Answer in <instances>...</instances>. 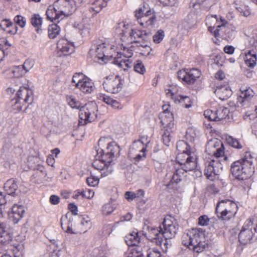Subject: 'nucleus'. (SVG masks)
<instances>
[{
    "label": "nucleus",
    "mask_w": 257,
    "mask_h": 257,
    "mask_svg": "<svg viewBox=\"0 0 257 257\" xmlns=\"http://www.w3.org/2000/svg\"><path fill=\"white\" fill-rule=\"evenodd\" d=\"M115 208L114 205L111 202L105 204L102 208L103 214L107 215L111 213Z\"/></svg>",
    "instance_id": "obj_55"
},
{
    "label": "nucleus",
    "mask_w": 257,
    "mask_h": 257,
    "mask_svg": "<svg viewBox=\"0 0 257 257\" xmlns=\"http://www.w3.org/2000/svg\"><path fill=\"white\" fill-rule=\"evenodd\" d=\"M122 22L123 27L122 28V33L121 40L122 42L124 41L126 39L127 34H129V32L131 30V28L127 23L124 22Z\"/></svg>",
    "instance_id": "obj_53"
},
{
    "label": "nucleus",
    "mask_w": 257,
    "mask_h": 257,
    "mask_svg": "<svg viewBox=\"0 0 257 257\" xmlns=\"http://www.w3.org/2000/svg\"><path fill=\"white\" fill-rule=\"evenodd\" d=\"M148 232H146L144 231V234L148 238V239L151 240L152 241H158L159 239H162V237L163 236L162 232L161 230V226L159 227V229L147 226Z\"/></svg>",
    "instance_id": "obj_27"
},
{
    "label": "nucleus",
    "mask_w": 257,
    "mask_h": 257,
    "mask_svg": "<svg viewBox=\"0 0 257 257\" xmlns=\"http://www.w3.org/2000/svg\"><path fill=\"white\" fill-rule=\"evenodd\" d=\"M147 257H164L161 253V252L157 249H153L150 250L148 254Z\"/></svg>",
    "instance_id": "obj_64"
},
{
    "label": "nucleus",
    "mask_w": 257,
    "mask_h": 257,
    "mask_svg": "<svg viewBox=\"0 0 257 257\" xmlns=\"http://www.w3.org/2000/svg\"><path fill=\"white\" fill-rule=\"evenodd\" d=\"M252 159H256V154L249 151H246L242 155L241 161H249Z\"/></svg>",
    "instance_id": "obj_60"
},
{
    "label": "nucleus",
    "mask_w": 257,
    "mask_h": 257,
    "mask_svg": "<svg viewBox=\"0 0 257 257\" xmlns=\"http://www.w3.org/2000/svg\"><path fill=\"white\" fill-rule=\"evenodd\" d=\"M124 42H126L125 46L123 44H121V46L122 48H121V52L120 53H118L117 55H120V56L122 55L125 58L129 59L131 58L133 55V50L132 48V46H130L131 44H128L127 43V40H124Z\"/></svg>",
    "instance_id": "obj_36"
},
{
    "label": "nucleus",
    "mask_w": 257,
    "mask_h": 257,
    "mask_svg": "<svg viewBox=\"0 0 257 257\" xmlns=\"http://www.w3.org/2000/svg\"><path fill=\"white\" fill-rule=\"evenodd\" d=\"M194 17L195 16H193V17ZM194 26L195 20L192 15L189 16L187 18L183 20L180 25V26L182 28L186 30L192 29L194 28Z\"/></svg>",
    "instance_id": "obj_37"
},
{
    "label": "nucleus",
    "mask_w": 257,
    "mask_h": 257,
    "mask_svg": "<svg viewBox=\"0 0 257 257\" xmlns=\"http://www.w3.org/2000/svg\"><path fill=\"white\" fill-rule=\"evenodd\" d=\"M12 238L9 228L4 223H0V243L3 244L8 243Z\"/></svg>",
    "instance_id": "obj_29"
},
{
    "label": "nucleus",
    "mask_w": 257,
    "mask_h": 257,
    "mask_svg": "<svg viewBox=\"0 0 257 257\" xmlns=\"http://www.w3.org/2000/svg\"><path fill=\"white\" fill-rule=\"evenodd\" d=\"M10 72L13 74L12 76L16 78L22 77L26 74V71L21 65L13 67L10 70Z\"/></svg>",
    "instance_id": "obj_43"
},
{
    "label": "nucleus",
    "mask_w": 257,
    "mask_h": 257,
    "mask_svg": "<svg viewBox=\"0 0 257 257\" xmlns=\"http://www.w3.org/2000/svg\"><path fill=\"white\" fill-rule=\"evenodd\" d=\"M147 148L142 145L140 141H135L129 151V156L134 160H144L146 158Z\"/></svg>",
    "instance_id": "obj_17"
},
{
    "label": "nucleus",
    "mask_w": 257,
    "mask_h": 257,
    "mask_svg": "<svg viewBox=\"0 0 257 257\" xmlns=\"http://www.w3.org/2000/svg\"><path fill=\"white\" fill-rule=\"evenodd\" d=\"M28 165L32 167V169L35 171L34 174L31 177V181L37 184L45 183L48 182L49 178L45 170L44 167L42 165H38L37 166L33 167L32 164L34 162H28Z\"/></svg>",
    "instance_id": "obj_15"
},
{
    "label": "nucleus",
    "mask_w": 257,
    "mask_h": 257,
    "mask_svg": "<svg viewBox=\"0 0 257 257\" xmlns=\"http://www.w3.org/2000/svg\"><path fill=\"white\" fill-rule=\"evenodd\" d=\"M245 64L249 68H253L256 64V52L254 48L249 49L245 54Z\"/></svg>",
    "instance_id": "obj_30"
},
{
    "label": "nucleus",
    "mask_w": 257,
    "mask_h": 257,
    "mask_svg": "<svg viewBox=\"0 0 257 257\" xmlns=\"http://www.w3.org/2000/svg\"><path fill=\"white\" fill-rule=\"evenodd\" d=\"M206 152L209 155L219 157L224 155V147L220 140L213 138L210 140L206 146Z\"/></svg>",
    "instance_id": "obj_16"
},
{
    "label": "nucleus",
    "mask_w": 257,
    "mask_h": 257,
    "mask_svg": "<svg viewBox=\"0 0 257 257\" xmlns=\"http://www.w3.org/2000/svg\"><path fill=\"white\" fill-rule=\"evenodd\" d=\"M237 208L234 201L229 199H223L217 203L215 212L219 218L223 220H229L235 216Z\"/></svg>",
    "instance_id": "obj_5"
},
{
    "label": "nucleus",
    "mask_w": 257,
    "mask_h": 257,
    "mask_svg": "<svg viewBox=\"0 0 257 257\" xmlns=\"http://www.w3.org/2000/svg\"><path fill=\"white\" fill-rule=\"evenodd\" d=\"M138 46L140 51V54L142 55L145 56L154 55L152 53H151L152 49L149 46L145 44L140 45L139 46L138 45Z\"/></svg>",
    "instance_id": "obj_50"
},
{
    "label": "nucleus",
    "mask_w": 257,
    "mask_h": 257,
    "mask_svg": "<svg viewBox=\"0 0 257 257\" xmlns=\"http://www.w3.org/2000/svg\"><path fill=\"white\" fill-rule=\"evenodd\" d=\"M253 222V218H249L244 222L238 236L240 243L242 244L250 243L255 239L254 231H256V228Z\"/></svg>",
    "instance_id": "obj_8"
},
{
    "label": "nucleus",
    "mask_w": 257,
    "mask_h": 257,
    "mask_svg": "<svg viewBox=\"0 0 257 257\" xmlns=\"http://www.w3.org/2000/svg\"><path fill=\"white\" fill-rule=\"evenodd\" d=\"M105 7H106L105 3H103L101 0H95L91 4L89 11L94 13L93 14L94 16V15L99 13Z\"/></svg>",
    "instance_id": "obj_39"
},
{
    "label": "nucleus",
    "mask_w": 257,
    "mask_h": 257,
    "mask_svg": "<svg viewBox=\"0 0 257 257\" xmlns=\"http://www.w3.org/2000/svg\"><path fill=\"white\" fill-rule=\"evenodd\" d=\"M25 213V209L24 206L15 204L12 208L10 217L12 219L14 223H17L23 217Z\"/></svg>",
    "instance_id": "obj_23"
},
{
    "label": "nucleus",
    "mask_w": 257,
    "mask_h": 257,
    "mask_svg": "<svg viewBox=\"0 0 257 257\" xmlns=\"http://www.w3.org/2000/svg\"><path fill=\"white\" fill-rule=\"evenodd\" d=\"M201 74V71L196 68L182 69L177 73L178 78L189 84H193Z\"/></svg>",
    "instance_id": "obj_13"
},
{
    "label": "nucleus",
    "mask_w": 257,
    "mask_h": 257,
    "mask_svg": "<svg viewBox=\"0 0 257 257\" xmlns=\"http://www.w3.org/2000/svg\"><path fill=\"white\" fill-rule=\"evenodd\" d=\"M169 107L168 105H165L163 106V111L161 114L162 122H163L164 124L166 123V126L167 127H173L174 117L173 113L169 110Z\"/></svg>",
    "instance_id": "obj_28"
},
{
    "label": "nucleus",
    "mask_w": 257,
    "mask_h": 257,
    "mask_svg": "<svg viewBox=\"0 0 257 257\" xmlns=\"http://www.w3.org/2000/svg\"><path fill=\"white\" fill-rule=\"evenodd\" d=\"M31 22L34 27L39 29L42 24L43 18L38 14H34L32 16Z\"/></svg>",
    "instance_id": "obj_47"
},
{
    "label": "nucleus",
    "mask_w": 257,
    "mask_h": 257,
    "mask_svg": "<svg viewBox=\"0 0 257 257\" xmlns=\"http://www.w3.org/2000/svg\"><path fill=\"white\" fill-rule=\"evenodd\" d=\"M147 39V34L143 31L137 29H131L129 32L128 37L126 38L128 44L139 43L141 40H146Z\"/></svg>",
    "instance_id": "obj_19"
},
{
    "label": "nucleus",
    "mask_w": 257,
    "mask_h": 257,
    "mask_svg": "<svg viewBox=\"0 0 257 257\" xmlns=\"http://www.w3.org/2000/svg\"><path fill=\"white\" fill-rule=\"evenodd\" d=\"M67 104L72 108L79 110V124H85L95 120L97 115V106L96 103L90 102L82 106L81 102L73 95L66 96Z\"/></svg>",
    "instance_id": "obj_2"
},
{
    "label": "nucleus",
    "mask_w": 257,
    "mask_h": 257,
    "mask_svg": "<svg viewBox=\"0 0 257 257\" xmlns=\"http://www.w3.org/2000/svg\"><path fill=\"white\" fill-rule=\"evenodd\" d=\"M227 21L222 19V17H218L217 23L216 24V29L213 31V36L215 39H213V42L217 45L220 43V41L218 39L220 36L230 37L229 30L226 27Z\"/></svg>",
    "instance_id": "obj_14"
},
{
    "label": "nucleus",
    "mask_w": 257,
    "mask_h": 257,
    "mask_svg": "<svg viewBox=\"0 0 257 257\" xmlns=\"http://www.w3.org/2000/svg\"><path fill=\"white\" fill-rule=\"evenodd\" d=\"M135 71L141 74H143L146 72V69L141 60H137L134 64Z\"/></svg>",
    "instance_id": "obj_54"
},
{
    "label": "nucleus",
    "mask_w": 257,
    "mask_h": 257,
    "mask_svg": "<svg viewBox=\"0 0 257 257\" xmlns=\"http://www.w3.org/2000/svg\"><path fill=\"white\" fill-rule=\"evenodd\" d=\"M234 4L235 5L236 9L238 11V12L240 13L241 15L244 17H247L250 15V12L247 6L245 5H240L238 6V5L236 3V2H235Z\"/></svg>",
    "instance_id": "obj_52"
},
{
    "label": "nucleus",
    "mask_w": 257,
    "mask_h": 257,
    "mask_svg": "<svg viewBox=\"0 0 257 257\" xmlns=\"http://www.w3.org/2000/svg\"><path fill=\"white\" fill-rule=\"evenodd\" d=\"M197 162H175V166L181 167V169L187 172L194 170L196 167Z\"/></svg>",
    "instance_id": "obj_38"
},
{
    "label": "nucleus",
    "mask_w": 257,
    "mask_h": 257,
    "mask_svg": "<svg viewBox=\"0 0 257 257\" xmlns=\"http://www.w3.org/2000/svg\"><path fill=\"white\" fill-rule=\"evenodd\" d=\"M181 239L184 246L198 253L203 251L208 245L205 231L200 228L188 230L182 235Z\"/></svg>",
    "instance_id": "obj_3"
},
{
    "label": "nucleus",
    "mask_w": 257,
    "mask_h": 257,
    "mask_svg": "<svg viewBox=\"0 0 257 257\" xmlns=\"http://www.w3.org/2000/svg\"><path fill=\"white\" fill-rule=\"evenodd\" d=\"M103 86L104 89L108 92L117 93L121 90L122 83L119 76L110 75L105 78Z\"/></svg>",
    "instance_id": "obj_12"
},
{
    "label": "nucleus",
    "mask_w": 257,
    "mask_h": 257,
    "mask_svg": "<svg viewBox=\"0 0 257 257\" xmlns=\"http://www.w3.org/2000/svg\"><path fill=\"white\" fill-rule=\"evenodd\" d=\"M106 45L104 43L94 45L90 50V54L95 56L99 60L104 61L107 59L108 55L105 54Z\"/></svg>",
    "instance_id": "obj_21"
},
{
    "label": "nucleus",
    "mask_w": 257,
    "mask_h": 257,
    "mask_svg": "<svg viewBox=\"0 0 257 257\" xmlns=\"http://www.w3.org/2000/svg\"><path fill=\"white\" fill-rule=\"evenodd\" d=\"M244 162H233L231 166V171L232 175L238 179L244 180L247 177L246 172L243 170L242 163Z\"/></svg>",
    "instance_id": "obj_20"
},
{
    "label": "nucleus",
    "mask_w": 257,
    "mask_h": 257,
    "mask_svg": "<svg viewBox=\"0 0 257 257\" xmlns=\"http://www.w3.org/2000/svg\"><path fill=\"white\" fill-rule=\"evenodd\" d=\"M57 48L59 56H68L74 52L73 44L64 38H62L58 41Z\"/></svg>",
    "instance_id": "obj_18"
},
{
    "label": "nucleus",
    "mask_w": 257,
    "mask_h": 257,
    "mask_svg": "<svg viewBox=\"0 0 257 257\" xmlns=\"http://www.w3.org/2000/svg\"><path fill=\"white\" fill-rule=\"evenodd\" d=\"M179 228V225L174 217L168 215L166 216L161 225V230L163 237L166 239L174 238Z\"/></svg>",
    "instance_id": "obj_10"
},
{
    "label": "nucleus",
    "mask_w": 257,
    "mask_h": 257,
    "mask_svg": "<svg viewBox=\"0 0 257 257\" xmlns=\"http://www.w3.org/2000/svg\"><path fill=\"white\" fill-rule=\"evenodd\" d=\"M216 121H220L227 117L229 113L228 109L224 107H220L215 110Z\"/></svg>",
    "instance_id": "obj_42"
},
{
    "label": "nucleus",
    "mask_w": 257,
    "mask_h": 257,
    "mask_svg": "<svg viewBox=\"0 0 257 257\" xmlns=\"http://www.w3.org/2000/svg\"><path fill=\"white\" fill-rule=\"evenodd\" d=\"M181 173V171L180 170L177 169L176 171V173L174 174L173 175L172 179L170 181V183L168 184V186L170 187L174 188V186H173V184H177L179 183L181 180H182V177L180 175V173Z\"/></svg>",
    "instance_id": "obj_49"
},
{
    "label": "nucleus",
    "mask_w": 257,
    "mask_h": 257,
    "mask_svg": "<svg viewBox=\"0 0 257 257\" xmlns=\"http://www.w3.org/2000/svg\"><path fill=\"white\" fill-rule=\"evenodd\" d=\"M214 93L222 100L227 99L232 95V91L228 84L217 86Z\"/></svg>",
    "instance_id": "obj_26"
},
{
    "label": "nucleus",
    "mask_w": 257,
    "mask_h": 257,
    "mask_svg": "<svg viewBox=\"0 0 257 257\" xmlns=\"http://www.w3.org/2000/svg\"><path fill=\"white\" fill-rule=\"evenodd\" d=\"M34 61L33 60L27 59L25 61L23 65H21L26 73L28 72L34 66Z\"/></svg>",
    "instance_id": "obj_61"
},
{
    "label": "nucleus",
    "mask_w": 257,
    "mask_h": 257,
    "mask_svg": "<svg viewBox=\"0 0 257 257\" xmlns=\"http://www.w3.org/2000/svg\"><path fill=\"white\" fill-rule=\"evenodd\" d=\"M226 140L228 144L232 147L237 149H241L242 148V146L239 141L232 137H228Z\"/></svg>",
    "instance_id": "obj_57"
},
{
    "label": "nucleus",
    "mask_w": 257,
    "mask_h": 257,
    "mask_svg": "<svg viewBox=\"0 0 257 257\" xmlns=\"http://www.w3.org/2000/svg\"><path fill=\"white\" fill-rule=\"evenodd\" d=\"M165 36L164 32L162 30H158L153 36V41L156 44L160 43Z\"/></svg>",
    "instance_id": "obj_56"
},
{
    "label": "nucleus",
    "mask_w": 257,
    "mask_h": 257,
    "mask_svg": "<svg viewBox=\"0 0 257 257\" xmlns=\"http://www.w3.org/2000/svg\"><path fill=\"white\" fill-rule=\"evenodd\" d=\"M113 63L117 65L119 68L125 71L131 68L133 66V61L130 59H122L121 57L115 58Z\"/></svg>",
    "instance_id": "obj_32"
},
{
    "label": "nucleus",
    "mask_w": 257,
    "mask_h": 257,
    "mask_svg": "<svg viewBox=\"0 0 257 257\" xmlns=\"http://www.w3.org/2000/svg\"><path fill=\"white\" fill-rule=\"evenodd\" d=\"M18 188L17 182L13 179L8 180L5 184L4 188L8 194L14 195Z\"/></svg>",
    "instance_id": "obj_34"
},
{
    "label": "nucleus",
    "mask_w": 257,
    "mask_h": 257,
    "mask_svg": "<svg viewBox=\"0 0 257 257\" xmlns=\"http://www.w3.org/2000/svg\"><path fill=\"white\" fill-rule=\"evenodd\" d=\"M60 27L57 24H52L48 28V35L51 39H54L59 34Z\"/></svg>",
    "instance_id": "obj_44"
},
{
    "label": "nucleus",
    "mask_w": 257,
    "mask_h": 257,
    "mask_svg": "<svg viewBox=\"0 0 257 257\" xmlns=\"http://www.w3.org/2000/svg\"><path fill=\"white\" fill-rule=\"evenodd\" d=\"M71 84L81 92L86 94L91 93L95 89V86L92 81L81 73H76L74 74Z\"/></svg>",
    "instance_id": "obj_7"
},
{
    "label": "nucleus",
    "mask_w": 257,
    "mask_h": 257,
    "mask_svg": "<svg viewBox=\"0 0 257 257\" xmlns=\"http://www.w3.org/2000/svg\"><path fill=\"white\" fill-rule=\"evenodd\" d=\"M197 136V132L195 129L192 127L187 129L185 135L187 140L190 142H193Z\"/></svg>",
    "instance_id": "obj_51"
},
{
    "label": "nucleus",
    "mask_w": 257,
    "mask_h": 257,
    "mask_svg": "<svg viewBox=\"0 0 257 257\" xmlns=\"http://www.w3.org/2000/svg\"><path fill=\"white\" fill-rule=\"evenodd\" d=\"M176 147L178 152L176 161H197L198 159L195 151L185 141H178Z\"/></svg>",
    "instance_id": "obj_9"
},
{
    "label": "nucleus",
    "mask_w": 257,
    "mask_h": 257,
    "mask_svg": "<svg viewBox=\"0 0 257 257\" xmlns=\"http://www.w3.org/2000/svg\"><path fill=\"white\" fill-rule=\"evenodd\" d=\"M98 97L99 100L103 101L114 109H121L123 108V105L120 104L119 102L113 99L107 95L100 94Z\"/></svg>",
    "instance_id": "obj_31"
},
{
    "label": "nucleus",
    "mask_w": 257,
    "mask_h": 257,
    "mask_svg": "<svg viewBox=\"0 0 257 257\" xmlns=\"http://www.w3.org/2000/svg\"><path fill=\"white\" fill-rule=\"evenodd\" d=\"M33 91L26 87H20L16 94V97L12 100L11 105L16 112L22 110L23 105L31 104L33 100Z\"/></svg>",
    "instance_id": "obj_6"
},
{
    "label": "nucleus",
    "mask_w": 257,
    "mask_h": 257,
    "mask_svg": "<svg viewBox=\"0 0 257 257\" xmlns=\"http://www.w3.org/2000/svg\"><path fill=\"white\" fill-rule=\"evenodd\" d=\"M147 10L149 9L147 8L145 6H144L143 7L135 11V17L138 22L142 19V17L144 16L145 12Z\"/></svg>",
    "instance_id": "obj_59"
},
{
    "label": "nucleus",
    "mask_w": 257,
    "mask_h": 257,
    "mask_svg": "<svg viewBox=\"0 0 257 257\" xmlns=\"http://www.w3.org/2000/svg\"><path fill=\"white\" fill-rule=\"evenodd\" d=\"M92 165L95 169L100 171L104 176L108 175L112 171L111 162H93Z\"/></svg>",
    "instance_id": "obj_25"
},
{
    "label": "nucleus",
    "mask_w": 257,
    "mask_h": 257,
    "mask_svg": "<svg viewBox=\"0 0 257 257\" xmlns=\"http://www.w3.org/2000/svg\"><path fill=\"white\" fill-rule=\"evenodd\" d=\"M140 237L138 233L133 232L125 237V242L128 246H137V244L140 242Z\"/></svg>",
    "instance_id": "obj_35"
},
{
    "label": "nucleus",
    "mask_w": 257,
    "mask_h": 257,
    "mask_svg": "<svg viewBox=\"0 0 257 257\" xmlns=\"http://www.w3.org/2000/svg\"><path fill=\"white\" fill-rule=\"evenodd\" d=\"M165 239L164 241L163 240L162 238V239H159L158 241H156V243L159 244L161 246L164 252H166L168 247L170 246V244L167 240L168 239Z\"/></svg>",
    "instance_id": "obj_62"
},
{
    "label": "nucleus",
    "mask_w": 257,
    "mask_h": 257,
    "mask_svg": "<svg viewBox=\"0 0 257 257\" xmlns=\"http://www.w3.org/2000/svg\"><path fill=\"white\" fill-rule=\"evenodd\" d=\"M241 93L240 96L244 99H249L254 94L253 90L250 87L248 88H241L240 89Z\"/></svg>",
    "instance_id": "obj_48"
},
{
    "label": "nucleus",
    "mask_w": 257,
    "mask_h": 257,
    "mask_svg": "<svg viewBox=\"0 0 257 257\" xmlns=\"http://www.w3.org/2000/svg\"><path fill=\"white\" fill-rule=\"evenodd\" d=\"M205 169V175L208 179L213 180L215 175L218 174V168L220 166L219 162H207Z\"/></svg>",
    "instance_id": "obj_22"
},
{
    "label": "nucleus",
    "mask_w": 257,
    "mask_h": 257,
    "mask_svg": "<svg viewBox=\"0 0 257 257\" xmlns=\"http://www.w3.org/2000/svg\"><path fill=\"white\" fill-rule=\"evenodd\" d=\"M172 127H165L164 129L162 130V140L164 144L169 146V143L171 141V133L172 132Z\"/></svg>",
    "instance_id": "obj_41"
},
{
    "label": "nucleus",
    "mask_w": 257,
    "mask_h": 257,
    "mask_svg": "<svg viewBox=\"0 0 257 257\" xmlns=\"http://www.w3.org/2000/svg\"><path fill=\"white\" fill-rule=\"evenodd\" d=\"M181 88L176 85H171L168 86L165 89L166 96L167 98L173 100L175 103H182V105L185 108H188L191 106V104H184V102L186 101L188 102H190V99L187 96L180 95L179 92Z\"/></svg>",
    "instance_id": "obj_11"
},
{
    "label": "nucleus",
    "mask_w": 257,
    "mask_h": 257,
    "mask_svg": "<svg viewBox=\"0 0 257 257\" xmlns=\"http://www.w3.org/2000/svg\"><path fill=\"white\" fill-rule=\"evenodd\" d=\"M0 28L12 34H14L17 32L16 26L9 20H3L0 23Z\"/></svg>",
    "instance_id": "obj_33"
},
{
    "label": "nucleus",
    "mask_w": 257,
    "mask_h": 257,
    "mask_svg": "<svg viewBox=\"0 0 257 257\" xmlns=\"http://www.w3.org/2000/svg\"><path fill=\"white\" fill-rule=\"evenodd\" d=\"M156 21V17L149 9L146 10L144 16L138 22L141 26L144 28H148L153 26Z\"/></svg>",
    "instance_id": "obj_24"
},
{
    "label": "nucleus",
    "mask_w": 257,
    "mask_h": 257,
    "mask_svg": "<svg viewBox=\"0 0 257 257\" xmlns=\"http://www.w3.org/2000/svg\"><path fill=\"white\" fill-rule=\"evenodd\" d=\"M218 17L217 15L208 16L206 19V24L208 26V31L213 35Z\"/></svg>",
    "instance_id": "obj_40"
},
{
    "label": "nucleus",
    "mask_w": 257,
    "mask_h": 257,
    "mask_svg": "<svg viewBox=\"0 0 257 257\" xmlns=\"http://www.w3.org/2000/svg\"><path fill=\"white\" fill-rule=\"evenodd\" d=\"M204 115L209 120L216 121L215 110L213 111L211 109L206 110L204 112Z\"/></svg>",
    "instance_id": "obj_58"
},
{
    "label": "nucleus",
    "mask_w": 257,
    "mask_h": 257,
    "mask_svg": "<svg viewBox=\"0 0 257 257\" xmlns=\"http://www.w3.org/2000/svg\"><path fill=\"white\" fill-rule=\"evenodd\" d=\"M15 23L21 27L24 28L26 25L25 19L22 16L18 15L14 18Z\"/></svg>",
    "instance_id": "obj_63"
},
{
    "label": "nucleus",
    "mask_w": 257,
    "mask_h": 257,
    "mask_svg": "<svg viewBox=\"0 0 257 257\" xmlns=\"http://www.w3.org/2000/svg\"><path fill=\"white\" fill-rule=\"evenodd\" d=\"M142 248L139 246L131 248L127 253V257H143Z\"/></svg>",
    "instance_id": "obj_46"
},
{
    "label": "nucleus",
    "mask_w": 257,
    "mask_h": 257,
    "mask_svg": "<svg viewBox=\"0 0 257 257\" xmlns=\"http://www.w3.org/2000/svg\"><path fill=\"white\" fill-rule=\"evenodd\" d=\"M82 2L83 0H58L48 7L46 13L47 19L51 22L63 19L72 14Z\"/></svg>",
    "instance_id": "obj_1"
},
{
    "label": "nucleus",
    "mask_w": 257,
    "mask_h": 257,
    "mask_svg": "<svg viewBox=\"0 0 257 257\" xmlns=\"http://www.w3.org/2000/svg\"><path fill=\"white\" fill-rule=\"evenodd\" d=\"M248 44L246 47L248 49L254 48L256 50L257 46V32H253L248 38Z\"/></svg>",
    "instance_id": "obj_45"
},
{
    "label": "nucleus",
    "mask_w": 257,
    "mask_h": 257,
    "mask_svg": "<svg viewBox=\"0 0 257 257\" xmlns=\"http://www.w3.org/2000/svg\"><path fill=\"white\" fill-rule=\"evenodd\" d=\"M98 147L93 161H114L118 159L121 151L120 147L115 142L111 141L110 138H101L98 141Z\"/></svg>",
    "instance_id": "obj_4"
}]
</instances>
